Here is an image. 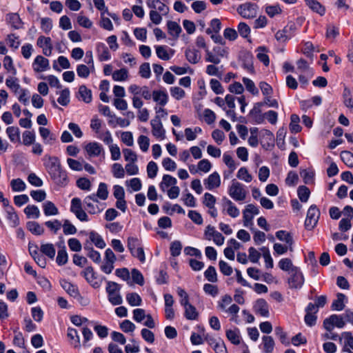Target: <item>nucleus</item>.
<instances>
[{
    "label": "nucleus",
    "mask_w": 353,
    "mask_h": 353,
    "mask_svg": "<svg viewBox=\"0 0 353 353\" xmlns=\"http://www.w3.org/2000/svg\"><path fill=\"white\" fill-rule=\"evenodd\" d=\"M94 70L95 68L93 64H79L77 66V73L81 78H88L90 74L94 72Z\"/></svg>",
    "instance_id": "obj_25"
},
{
    "label": "nucleus",
    "mask_w": 353,
    "mask_h": 353,
    "mask_svg": "<svg viewBox=\"0 0 353 353\" xmlns=\"http://www.w3.org/2000/svg\"><path fill=\"white\" fill-rule=\"evenodd\" d=\"M152 99L156 103V106L165 105L168 102V94L165 90H154L152 92Z\"/></svg>",
    "instance_id": "obj_24"
},
{
    "label": "nucleus",
    "mask_w": 353,
    "mask_h": 353,
    "mask_svg": "<svg viewBox=\"0 0 353 353\" xmlns=\"http://www.w3.org/2000/svg\"><path fill=\"white\" fill-rule=\"evenodd\" d=\"M81 274L92 288L97 289L101 287L103 278H98L91 266L85 268Z\"/></svg>",
    "instance_id": "obj_8"
},
{
    "label": "nucleus",
    "mask_w": 353,
    "mask_h": 353,
    "mask_svg": "<svg viewBox=\"0 0 353 353\" xmlns=\"http://www.w3.org/2000/svg\"><path fill=\"white\" fill-rule=\"evenodd\" d=\"M254 308L257 314L266 318L269 316V305L265 300L263 299H258L254 304Z\"/></svg>",
    "instance_id": "obj_21"
},
{
    "label": "nucleus",
    "mask_w": 353,
    "mask_h": 353,
    "mask_svg": "<svg viewBox=\"0 0 353 353\" xmlns=\"http://www.w3.org/2000/svg\"><path fill=\"white\" fill-rule=\"evenodd\" d=\"M169 34L176 39L181 32V26L175 21H169L167 23Z\"/></svg>",
    "instance_id": "obj_42"
},
{
    "label": "nucleus",
    "mask_w": 353,
    "mask_h": 353,
    "mask_svg": "<svg viewBox=\"0 0 353 353\" xmlns=\"http://www.w3.org/2000/svg\"><path fill=\"white\" fill-rule=\"evenodd\" d=\"M27 228L30 232L35 235H41L44 233L43 228L39 223L35 221L28 222Z\"/></svg>",
    "instance_id": "obj_50"
},
{
    "label": "nucleus",
    "mask_w": 353,
    "mask_h": 353,
    "mask_svg": "<svg viewBox=\"0 0 353 353\" xmlns=\"http://www.w3.org/2000/svg\"><path fill=\"white\" fill-rule=\"evenodd\" d=\"M43 161L47 172L54 182L59 185H66L68 177L66 172L62 169L59 158L54 156L45 155Z\"/></svg>",
    "instance_id": "obj_1"
},
{
    "label": "nucleus",
    "mask_w": 353,
    "mask_h": 353,
    "mask_svg": "<svg viewBox=\"0 0 353 353\" xmlns=\"http://www.w3.org/2000/svg\"><path fill=\"white\" fill-rule=\"evenodd\" d=\"M97 52L98 59L101 61H108L111 58L110 53L108 48L103 43H99L97 44Z\"/></svg>",
    "instance_id": "obj_26"
},
{
    "label": "nucleus",
    "mask_w": 353,
    "mask_h": 353,
    "mask_svg": "<svg viewBox=\"0 0 353 353\" xmlns=\"http://www.w3.org/2000/svg\"><path fill=\"white\" fill-rule=\"evenodd\" d=\"M170 92L171 96L176 100H181L185 97V91L178 86L171 87L170 88Z\"/></svg>",
    "instance_id": "obj_63"
},
{
    "label": "nucleus",
    "mask_w": 353,
    "mask_h": 353,
    "mask_svg": "<svg viewBox=\"0 0 353 353\" xmlns=\"http://www.w3.org/2000/svg\"><path fill=\"white\" fill-rule=\"evenodd\" d=\"M345 296L343 294L339 293L336 299L332 302V310L336 311H341L345 307Z\"/></svg>",
    "instance_id": "obj_38"
},
{
    "label": "nucleus",
    "mask_w": 353,
    "mask_h": 353,
    "mask_svg": "<svg viewBox=\"0 0 353 353\" xmlns=\"http://www.w3.org/2000/svg\"><path fill=\"white\" fill-rule=\"evenodd\" d=\"M343 103L347 108H353V97L351 90L345 88L343 93Z\"/></svg>",
    "instance_id": "obj_55"
},
{
    "label": "nucleus",
    "mask_w": 353,
    "mask_h": 353,
    "mask_svg": "<svg viewBox=\"0 0 353 353\" xmlns=\"http://www.w3.org/2000/svg\"><path fill=\"white\" fill-rule=\"evenodd\" d=\"M112 77L115 81H124L128 79V71L126 68H121L114 71Z\"/></svg>",
    "instance_id": "obj_47"
},
{
    "label": "nucleus",
    "mask_w": 353,
    "mask_h": 353,
    "mask_svg": "<svg viewBox=\"0 0 353 353\" xmlns=\"http://www.w3.org/2000/svg\"><path fill=\"white\" fill-rule=\"evenodd\" d=\"M37 44L39 48H42L44 55L50 57L52 54V45L50 37L40 36L37 39Z\"/></svg>",
    "instance_id": "obj_19"
},
{
    "label": "nucleus",
    "mask_w": 353,
    "mask_h": 353,
    "mask_svg": "<svg viewBox=\"0 0 353 353\" xmlns=\"http://www.w3.org/2000/svg\"><path fill=\"white\" fill-rule=\"evenodd\" d=\"M36 141V134L34 131L26 130L22 134V143L26 146L31 145Z\"/></svg>",
    "instance_id": "obj_40"
},
{
    "label": "nucleus",
    "mask_w": 353,
    "mask_h": 353,
    "mask_svg": "<svg viewBox=\"0 0 353 353\" xmlns=\"http://www.w3.org/2000/svg\"><path fill=\"white\" fill-rule=\"evenodd\" d=\"M84 250H88V256L96 263H99L101 261V254L99 252L93 250L88 245L84 246Z\"/></svg>",
    "instance_id": "obj_58"
},
{
    "label": "nucleus",
    "mask_w": 353,
    "mask_h": 353,
    "mask_svg": "<svg viewBox=\"0 0 353 353\" xmlns=\"http://www.w3.org/2000/svg\"><path fill=\"white\" fill-rule=\"evenodd\" d=\"M228 194L234 201H241L246 198L247 192L243 184L233 179L231 185L228 188Z\"/></svg>",
    "instance_id": "obj_4"
},
{
    "label": "nucleus",
    "mask_w": 353,
    "mask_h": 353,
    "mask_svg": "<svg viewBox=\"0 0 353 353\" xmlns=\"http://www.w3.org/2000/svg\"><path fill=\"white\" fill-rule=\"evenodd\" d=\"M320 216L319 210L315 205H312L307 212L305 221V227L308 230H312L316 225Z\"/></svg>",
    "instance_id": "obj_6"
},
{
    "label": "nucleus",
    "mask_w": 353,
    "mask_h": 353,
    "mask_svg": "<svg viewBox=\"0 0 353 353\" xmlns=\"http://www.w3.org/2000/svg\"><path fill=\"white\" fill-rule=\"evenodd\" d=\"M83 204L85 210L91 214H99L104 209L103 205L100 203L95 194H92L85 197Z\"/></svg>",
    "instance_id": "obj_5"
},
{
    "label": "nucleus",
    "mask_w": 353,
    "mask_h": 353,
    "mask_svg": "<svg viewBox=\"0 0 353 353\" xmlns=\"http://www.w3.org/2000/svg\"><path fill=\"white\" fill-rule=\"evenodd\" d=\"M68 337L70 339V343L74 348L81 347L80 337L77 330L69 327L68 329Z\"/></svg>",
    "instance_id": "obj_32"
},
{
    "label": "nucleus",
    "mask_w": 353,
    "mask_h": 353,
    "mask_svg": "<svg viewBox=\"0 0 353 353\" xmlns=\"http://www.w3.org/2000/svg\"><path fill=\"white\" fill-rule=\"evenodd\" d=\"M10 185L13 192H22L26 188L25 182L21 179H12Z\"/></svg>",
    "instance_id": "obj_56"
},
{
    "label": "nucleus",
    "mask_w": 353,
    "mask_h": 353,
    "mask_svg": "<svg viewBox=\"0 0 353 353\" xmlns=\"http://www.w3.org/2000/svg\"><path fill=\"white\" fill-rule=\"evenodd\" d=\"M6 134L12 143H21L20 130L18 127L10 126L7 128Z\"/></svg>",
    "instance_id": "obj_30"
},
{
    "label": "nucleus",
    "mask_w": 353,
    "mask_h": 353,
    "mask_svg": "<svg viewBox=\"0 0 353 353\" xmlns=\"http://www.w3.org/2000/svg\"><path fill=\"white\" fill-rule=\"evenodd\" d=\"M276 236L280 241L285 242L290 246V250H292L293 239L288 232L284 230H279L276 232Z\"/></svg>",
    "instance_id": "obj_49"
},
{
    "label": "nucleus",
    "mask_w": 353,
    "mask_h": 353,
    "mask_svg": "<svg viewBox=\"0 0 353 353\" xmlns=\"http://www.w3.org/2000/svg\"><path fill=\"white\" fill-rule=\"evenodd\" d=\"M6 214L7 219L10 222V225L13 228L17 227L19 223V220L17 213L12 206L7 207Z\"/></svg>",
    "instance_id": "obj_36"
},
{
    "label": "nucleus",
    "mask_w": 353,
    "mask_h": 353,
    "mask_svg": "<svg viewBox=\"0 0 353 353\" xmlns=\"http://www.w3.org/2000/svg\"><path fill=\"white\" fill-rule=\"evenodd\" d=\"M40 250L43 254L50 259H54L56 254L55 248L52 243L41 244Z\"/></svg>",
    "instance_id": "obj_48"
},
{
    "label": "nucleus",
    "mask_w": 353,
    "mask_h": 353,
    "mask_svg": "<svg viewBox=\"0 0 353 353\" xmlns=\"http://www.w3.org/2000/svg\"><path fill=\"white\" fill-rule=\"evenodd\" d=\"M43 210L44 214L47 216H56L59 214V212L56 205L50 201H47L43 204Z\"/></svg>",
    "instance_id": "obj_34"
},
{
    "label": "nucleus",
    "mask_w": 353,
    "mask_h": 353,
    "mask_svg": "<svg viewBox=\"0 0 353 353\" xmlns=\"http://www.w3.org/2000/svg\"><path fill=\"white\" fill-rule=\"evenodd\" d=\"M205 340L216 353H228L225 344L221 338L206 336Z\"/></svg>",
    "instance_id": "obj_15"
},
{
    "label": "nucleus",
    "mask_w": 353,
    "mask_h": 353,
    "mask_svg": "<svg viewBox=\"0 0 353 353\" xmlns=\"http://www.w3.org/2000/svg\"><path fill=\"white\" fill-rule=\"evenodd\" d=\"M261 346L265 353H272L274 347V341L270 336H263Z\"/></svg>",
    "instance_id": "obj_33"
},
{
    "label": "nucleus",
    "mask_w": 353,
    "mask_h": 353,
    "mask_svg": "<svg viewBox=\"0 0 353 353\" xmlns=\"http://www.w3.org/2000/svg\"><path fill=\"white\" fill-rule=\"evenodd\" d=\"M341 343H343V351L348 353H353V335L350 332H344L339 338Z\"/></svg>",
    "instance_id": "obj_20"
},
{
    "label": "nucleus",
    "mask_w": 353,
    "mask_h": 353,
    "mask_svg": "<svg viewBox=\"0 0 353 353\" xmlns=\"http://www.w3.org/2000/svg\"><path fill=\"white\" fill-rule=\"evenodd\" d=\"M152 135L159 140H163L165 138V130L163 123L158 117H154L150 121Z\"/></svg>",
    "instance_id": "obj_13"
},
{
    "label": "nucleus",
    "mask_w": 353,
    "mask_h": 353,
    "mask_svg": "<svg viewBox=\"0 0 353 353\" xmlns=\"http://www.w3.org/2000/svg\"><path fill=\"white\" fill-rule=\"evenodd\" d=\"M236 177L246 183H250L253 179L245 167H242L238 170Z\"/></svg>",
    "instance_id": "obj_54"
},
{
    "label": "nucleus",
    "mask_w": 353,
    "mask_h": 353,
    "mask_svg": "<svg viewBox=\"0 0 353 353\" xmlns=\"http://www.w3.org/2000/svg\"><path fill=\"white\" fill-rule=\"evenodd\" d=\"M63 289L71 296L77 297L78 296V288L70 282L63 279L60 281Z\"/></svg>",
    "instance_id": "obj_29"
},
{
    "label": "nucleus",
    "mask_w": 353,
    "mask_h": 353,
    "mask_svg": "<svg viewBox=\"0 0 353 353\" xmlns=\"http://www.w3.org/2000/svg\"><path fill=\"white\" fill-rule=\"evenodd\" d=\"M156 54L157 57L164 61H168L171 59V57L174 54V50L169 48L165 46H155Z\"/></svg>",
    "instance_id": "obj_23"
},
{
    "label": "nucleus",
    "mask_w": 353,
    "mask_h": 353,
    "mask_svg": "<svg viewBox=\"0 0 353 353\" xmlns=\"http://www.w3.org/2000/svg\"><path fill=\"white\" fill-rule=\"evenodd\" d=\"M84 149L89 157H97L104 154V150L102 145L98 142H90L87 143Z\"/></svg>",
    "instance_id": "obj_16"
},
{
    "label": "nucleus",
    "mask_w": 353,
    "mask_h": 353,
    "mask_svg": "<svg viewBox=\"0 0 353 353\" xmlns=\"http://www.w3.org/2000/svg\"><path fill=\"white\" fill-rule=\"evenodd\" d=\"M79 93L82 100L85 103H90L92 101L91 90L88 89L85 85H81L79 89Z\"/></svg>",
    "instance_id": "obj_57"
},
{
    "label": "nucleus",
    "mask_w": 353,
    "mask_h": 353,
    "mask_svg": "<svg viewBox=\"0 0 353 353\" xmlns=\"http://www.w3.org/2000/svg\"><path fill=\"white\" fill-rule=\"evenodd\" d=\"M177 180L176 178L169 174H164L161 182L159 183V188L162 192H165L169 187L176 185Z\"/></svg>",
    "instance_id": "obj_28"
},
{
    "label": "nucleus",
    "mask_w": 353,
    "mask_h": 353,
    "mask_svg": "<svg viewBox=\"0 0 353 353\" xmlns=\"http://www.w3.org/2000/svg\"><path fill=\"white\" fill-rule=\"evenodd\" d=\"M130 122L129 120L123 119L121 117H117L114 114H113L111 117L108 119V124L113 128L119 125L121 128H125L130 125Z\"/></svg>",
    "instance_id": "obj_31"
},
{
    "label": "nucleus",
    "mask_w": 353,
    "mask_h": 353,
    "mask_svg": "<svg viewBox=\"0 0 353 353\" xmlns=\"http://www.w3.org/2000/svg\"><path fill=\"white\" fill-rule=\"evenodd\" d=\"M224 208L227 214L232 218H236L239 216L240 212L236 206L228 199H223Z\"/></svg>",
    "instance_id": "obj_27"
},
{
    "label": "nucleus",
    "mask_w": 353,
    "mask_h": 353,
    "mask_svg": "<svg viewBox=\"0 0 353 353\" xmlns=\"http://www.w3.org/2000/svg\"><path fill=\"white\" fill-rule=\"evenodd\" d=\"M341 159L348 167L353 168V154L349 151H343Z\"/></svg>",
    "instance_id": "obj_64"
},
{
    "label": "nucleus",
    "mask_w": 353,
    "mask_h": 353,
    "mask_svg": "<svg viewBox=\"0 0 353 353\" xmlns=\"http://www.w3.org/2000/svg\"><path fill=\"white\" fill-rule=\"evenodd\" d=\"M232 297L230 295L225 294L222 296L220 301H219L218 308L223 312H225L228 307L232 304Z\"/></svg>",
    "instance_id": "obj_62"
},
{
    "label": "nucleus",
    "mask_w": 353,
    "mask_h": 353,
    "mask_svg": "<svg viewBox=\"0 0 353 353\" xmlns=\"http://www.w3.org/2000/svg\"><path fill=\"white\" fill-rule=\"evenodd\" d=\"M187 60L192 63H197L201 59V54L198 50L195 49H187L185 52Z\"/></svg>",
    "instance_id": "obj_37"
},
{
    "label": "nucleus",
    "mask_w": 353,
    "mask_h": 353,
    "mask_svg": "<svg viewBox=\"0 0 353 353\" xmlns=\"http://www.w3.org/2000/svg\"><path fill=\"white\" fill-rule=\"evenodd\" d=\"M32 69L36 72H41L50 69L49 60L41 55H37L32 63Z\"/></svg>",
    "instance_id": "obj_17"
},
{
    "label": "nucleus",
    "mask_w": 353,
    "mask_h": 353,
    "mask_svg": "<svg viewBox=\"0 0 353 353\" xmlns=\"http://www.w3.org/2000/svg\"><path fill=\"white\" fill-rule=\"evenodd\" d=\"M24 213L28 219H38L40 216V211L37 206L28 205L24 209Z\"/></svg>",
    "instance_id": "obj_43"
},
{
    "label": "nucleus",
    "mask_w": 353,
    "mask_h": 353,
    "mask_svg": "<svg viewBox=\"0 0 353 353\" xmlns=\"http://www.w3.org/2000/svg\"><path fill=\"white\" fill-rule=\"evenodd\" d=\"M108 195L109 192L108 190V185L103 182L99 183L97 194H95L97 199L105 201L108 199Z\"/></svg>",
    "instance_id": "obj_41"
},
{
    "label": "nucleus",
    "mask_w": 353,
    "mask_h": 353,
    "mask_svg": "<svg viewBox=\"0 0 353 353\" xmlns=\"http://www.w3.org/2000/svg\"><path fill=\"white\" fill-rule=\"evenodd\" d=\"M126 301L128 304L132 307L139 306L142 303L141 296L135 292H131L126 294Z\"/></svg>",
    "instance_id": "obj_45"
},
{
    "label": "nucleus",
    "mask_w": 353,
    "mask_h": 353,
    "mask_svg": "<svg viewBox=\"0 0 353 353\" xmlns=\"http://www.w3.org/2000/svg\"><path fill=\"white\" fill-rule=\"evenodd\" d=\"M203 183L207 190H212L219 188L221 185V177L217 172L210 174L203 180Z\"/></svg>",
    "instance_id": "obj_18"
},
{
    "label": "nucleus",
    "mask_w": 353,
    "mask_h": 353,
    "mask_svg": "<svg viewBox=\"0 0 353 353\" xmlns=\"http://www.w3.org/2000/svg\"><path fill=\"white\" fill-rule=\"evenodd\" d=\"M128 248L132 256L138 259L142 263H145L144 250L137 238L133 236L128 238Z\"/></svg>",
    "instance_id": "obj_2"
},
{
    "label": "nucleus",
    "mask_w": 353,
    "mask_h": 353,
    "mask_svg": "<svg viewBox=\"0 0 353 353\" xmlns=\"http://www.w3.org/2000/svg\"><path fill=\"white\" fill-rule=\"evenodd\" d=\"M39 132L43 142L46 144L52 143L56 140V137L51 133L48 128L40 127Z\"/></svg>",
    "instance_id": "obj_35"
},
{
    "label": "nucleus",
    "mask_w": 353,
    "mask_h": 353,
    "mask_svg": "<svg viewBox=\"0 0 353 353\" xmlns=\"http://www.w3.org/2000/svg\"><path fill=\"white\" fill-rule=\"evenodd\" d=\"M204 235L206 239L209 241L212 240L218 246H221L224 243V236L219 232L216 230L213 226L208 225L205 228Z\"/></svg>",
    "instance_id": "obj_12"
},
{
    "label": "nucleus",
    "mask_w": 353,
    "mask_h": 353,
    "mask_svg": "<svg viewBox=\"0 0 353 353\" xmlns=\"http://www.w3.org/2000/svg\"><path fill=\"white\" fill-rule=\"evenodd\" d=\"M90 240L99 248L103 249L105 247V243L102 236L98 233L92 231L89 233Z\"/></svg>",
    "instance_id": "obj_39"
},
{
    "label": "nucleus",
    "mask_w": 353,
    "mask_h": 353,
    "mask_svg": "<svg viewBox=\"0 0 353 353\" xmlns=\"http://www.w3.org/2000/svg\"><path fill=\"white\" fill-rule=\"evenodd\" d=\"M146 4L152 10H157L163 15L169 12V8L160 0H146Z\"/></svg>",
    "instance_id": "obj_22"
},
{
    "label": "nucleus",
    "mask_w": 353,
    "mask_h": 353,
    "mask_svg": "<svg viewBox=\"0 0 353 353\" xmlns=\"http://www.w3.org/2000/svg\"><path fill=\"white\" fill-rule=\"evenodd\" d=\"M112 173L114 177L122 179L125 176V168L120 163H115L112 165Z\"/></svg>",
    "instance_id": "obj_59"
},
{
    "label": "nucleus",
    "mask_w": 353,
    "mask_h": 353,
    "mask_svg": "<svg viewBox=\"0 0 353 353\" xmlns=\"http://www.w3.org/2000/svg\"><path fill=\"white\" fill-rule=\"evenodd\" d=\"M120 285L113 281H107L106 292L108 301L114 305H120L123 302L121 296L119 294Z\"/></svg>",
    "instance_id": "obj_3"
},
{
    "label": "nucleus",
    "mask_w": 353,
    "mask_h": 353,
    "mask_svg": "<svg viewBox=\"0 0 353 353\" xmlns=\"http://www.w3.org/2000/svg\"><path fill=\"white\" fill-rule=\"evenodd\" d=\"M185 318L188 320H196L198 318L199 313L196 309L192 304L184 307Z\"/></svg>",
    "instance_id": "obj_52"
},
{
    "label": "nucleus",
    "mask_w": 353,
    "mask_h": 353,
    "mask_svg": "<svg viewBox=\"0 0 353 353\" xmlns=\"http://www.w3.org/2000/svg\"><path fill=\"white\" fill-rule=\"evenodd\" d=\"M307 5L311 10L320 15L325 14V9L319 2L315 0H310Z\"/></svg>",
    "instance_id": "obj_61"
},
{
    "label": "nucleus",
    "mask_w": 353,
    "mask_h": 353,
    "mask_svg": "<svg viewBox=\"0 0 353 353\" xmlns=\"http://www.w3.org/2000/svg\"><path fill=\"white\" fill-rule=\"evenodd\" d=\"M259 214V208L253 204L246 205L243 212V225L246 228L253 226V219L254 215Z\"/></svg>",
    "instance_id": "obj_9"
},
{
    "label": "nucleus",
    "mask_w": 353,
    "mask_h": 353,
    "mask_svg": "<svg viewBox=\"0 0 353 353\" xmlns=\"http://www.w3.org/2000/svg\"><path fill=\"white\" fill-rule=\"evenodd\" d=\"M295 30L296 26L294 24L288 25L283 30H279L276 33L275 38L279 42H285L294 36Z\"/></svg>",
    "instance_id": "obj_14"
},
{
    "label": "nucleus",
    "mask_w": 353,
    "mask_h": 353,
    "mask_svg": "<svg viewBox=\"0 0 353 353\" xmlns=\"http://www.w3.org/2000/svg\"><path fill=\"white\" fill-rule=\"evenodd\" d=\"M257 6L252 3H245L237 8L238 13L245 19H253L257 14Z\"/></svg>",
    "instance_id": "obj_11"
},
{
    "label": "nucleus",
    "mask_w": 353,
    "mask_h": 353,
    "mask_svg": "<svg viewBox=\"0 0 353 353\" xmlns=\"http://www.w3.org/2000/svg\"><path fill=\"white\" fill-rule=\"evenodd\" d=\"M345 325V322L343 318L337 314H332L323 321V327L328 332H331L334 329V327L343 328Z\"/></svg>",
    "instance_id": "obj_10"
},
{
    "label": "nucleus",
    "mask_w": 353,
    "mask_h": 353,
    "mask_svg": "<svg viewBox=\"0 0 353 353\" xmlns=\"http://www.w3.org/2000/svg\"><path fill=\"white\" fill-rule=\"evenodd\" d=\"M68 260V256L65 250V246H63L61 249L58 251L56 261L59 265H65Z\"/></svg>",
    "instance_id": "obj_60"
},
{
    "label": "nucleus",
    "mask_w": 353,
    "mask_h": 353,
    "mask_svg": "<svg viewBox=\"0 0 353 353\" xmlns=\"http://www.w3.org/2000/svg\"><path fill=\"white\" fill-rule=\"evenodd\" d=\"M290 130L292 133H298L301 130V127L299 124L300 121L299 117L297 114H292L290 117Z\"/></svg>",
    "instance_id": "obj_53"
},
{
    "label": "nucleus",
    "mask_w": 353,
    "mask_h": 353,
    "mask_svg": "<svg viewBox=\"0 0 353 353\" xmlns=\"http://www.w3.org/2000/svg\"><path fill=\"white\" fill-rule=\"evenodd\" d=\"M8 23L15 29L22 27V21L19 15L17 13H10L7 15Z\"/></svg>",
    "instance_id": "obj_44"
},
{
    "label": "nucleus",
    "mask_w": 353,
    "mask_h": 353,
    "mask_svg": "<svg viewBox=\"0 0 353 353\" xmlns=\"http://www.w3.org/2000/svg\"><path fill=\"white\" fill-rule=\"evenodd\" d=\"M226 337L234 345H239L240 343V333L238 329L227 330Z\"/></svg>",
    "instance_id": "obj_51"
},
{
    "label": "nucleus",
    "mask_w": 353,
    "mask_h": 353,
    "mask_svg": "<svg viewBox=\"0 0 353 353\" xmlns=\"http://www.w3.org/2000/svg\"><path fill=\"white\" fill-rule=\"evenodd\" d=\"M289 274L288 284L290 288L292 289L301 288L303 285L305 279L300 269L298 267L293 268Z\"/></svg>",
    "instance_id": "obj_7"
},
{
    "label": "nucleus",
    "mask_w": 353,
    "mask_h": 353,
    "mask_svg": "<svg viewBox=\"0 0 353 353\" xmlns=\"http://www.w3.org/2000/svg\"><path fill=\"white\" fill-rule=\"evenodd\" d=\"M6 85L15 94L19 92L21 90V85L19 83V80L13 77H10L6 80Z\"/></svg>",
    "instance_id": "obj_46"
}]
</instances>
